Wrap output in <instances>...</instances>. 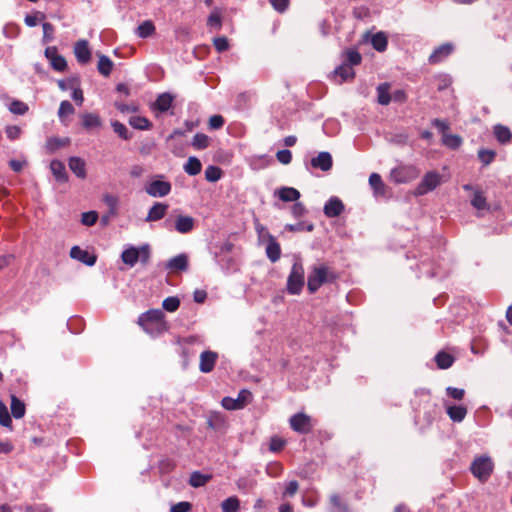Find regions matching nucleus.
<instances>
[{"label":"nucleus","instance_id":"3c124183","mask_svg":"<svg viewBox=\"0 0 512 512\" xmlns=\"http://www.w3.org/2000/svg\"><path fill=\"white\" fill-rule=\"evenodd\" d=\"M180 306V300L178 297H167L163 300L162 307L168 312H175Z\"/></svg>","mask_w":512,"mask_h":512},{"label":"nucleus","instance_id":"bf43d9fd","mask_svg":"<svg viewBox=\"0 0 512 512\" xmlns=\"http://www.w3.org/2000/svg\"><path fill=\"white\" fill-rule=\"evenodd\" d=\"M42 27H43V42L44 43L51 42L54 38V26L49 22H45V23H43Z\"/></svg>","mask_w":512,"mask_h":512},{"label":"nucleus","instance_id":"c9c22d12","mask_svg":"<svg viewBox=\"0 0 512 512\" xmlns=\"http://www.w3.org/2000/svg\"><path fill=\"white\" fill-rule=\"evenodd\" d=\"M113 66L114 64L109 57L105 55L99 56L97 69L101 75H103L104 77H108L112 72Z\"/></svg>","mask_w":512,"mask_h":512},{"label":"nucleus","instance_id":"6e6552de","mask_svg":"<svg viewBox=\"0 0 512 512\" xmlns=\"http://www.w3.org/2000/svg\"><path fill=\"white\" fill-rule=\"evenodd\" d=\"M290 427L300 434H308L313 429L312 418L305 413H296L291 416Z\"/></svg>","mask_w":512,"mask_h":512},{"label":"nucleus","instance_id":"dca6fc26","mask_svg":"<svg viewBox=\"0 0 512 512\" xmlns=\"http://www.w3.org/2000/svg\"><path fill=\"white\" fill-rule=\"evenodd\" d=\"M218 358V354L216 352L207 350L201 353L200 355V364L199 369L203 373L211 372L216 364Z\"/></svg>","mask_w":512,"mask_h":512},{"label":"nucleus","instance_id":"774afa93","mask_svg":"<svg viewBox=\"0 0 512 512\" xmlns=\"http://www.w3.org/2000/svg\"><path fill=\"white\" fill-rule=\"evenodd\" d=\"M192 508V505L190 502H179L177 504H174L170 508V512H189Z\"/></svg>","mask_w":512,"mask_h":512},{"label":"nucleus","instance_id":"c756f323","mask_svg":"<svg viewBox=\"0 0 512 512\" xmlns=\"http://www.w3.org/2000/svg\"><path fill=\"white\" fill-rule=\"evenodd\" d=\"M277 194L283 202L297 201L300 198V192L293 187H282Z\"/></svg>","mask_w":512,"mask_h":512},{"label":"nucleus","instance_id":"f257e3e1","mask_svg":"<svg viewBox=\"0 0 512 512\" xmlns=\"http://www.w3.org/2000/svg\"><path fill=\"white\" fill-rule=\"evenodd\" d=\"M137 323L145 332L152 336H159L168 330L165 314L160 309L149 310L142 313Z\"/></svg>","mask_w":512,"mask_h":512},{"label":"nucleus","instance_id":"79ce46f5","mask_svg":"<svg viewBox=\"0 0 512 512\" xmlns=\"http://www.w3.org/2000/svg\"><path fill=\"white\" fill-rule=\"evenodd\" d=\"M111 126L114 132L123 140H130L132 138V133L129 132L128 128L119 121H113Z\"/></svg>","mask_w":512,"mask_h":512},{"label":"nucleus","instance_id":"cd10ccee","mask_svg":"<svg viewBox=\"0 0 512 512\" xmlns=\"http://www.w3.org/2000/svg\"><path fill=\"white\" fill-rule=\"evenodd\" d=\"M369 184L376 196H383L386 192V186L378 173H372L369 176Z\"/></svg>","mask_w":512,"mask_h":512},{"label":"nucleus","instance_id":"de8ad7c7","mask_svg":"<svg viewBox=\"0 0 512 512\" xmlns=\"http://www.w3.org/2000/svg\"><path fill=\"white\" fill-rule=\"evenodd\" d=\"M471 205L477 210H484L488 208L486 197L481 191H476L471 199Z\"/></svg>","mask_w":512,"mask_h":512},{"label":"nucleus","instance_id":"13d9d810","mask_svg":"<svg viewBox=\"0 0 512 512\" xmlns=\"http://www.w3.org/2000/svg\"><path fill=\"white\" fill-rule=\"evenodd\" d=\"M285 444L286 441L284 439L278 436H273L270 439L269 450L271 452H279L284 448Z\"/></svg>","mask_w":512,"mask_h":512},{"label":"nucleus","instance_id":"e433bc0d","mask_svg":"<svg viewBox=\"0 0 512 512\" xmlns=\"http://www.w3.org/2000/svg\"><path fill=\"white\" fill-rule=\"evenodd\" d=\"M371 44L378 52H383L387 49L388 39L384 32H378L372 36Z\"/></svg>","mask_w":512,"mask_h":512},{"label":"nucleus","instance_id":"6e6d98bb","mask_svg":"<svg viewBox=\"0 0 512 512\" xmlns=\"http://www.w3.org/2000/svg\"><path fill=\"white\" fill-rule=\"evenodd\" d=\"M50 65L52 66V68L54 70H56L58 72H63L67 68V62H66L65 58L59 54L56 57H54L53 59H51Z\"/></svg>","mask_w":512,"mask_h":512},{"label":"nucleus","instance_id":"09e8293b","mask_svg":"<svg viewBox=\"0 0 512 512\" xmlns=\"http://www.w3.org/2000/svg\"><path fill=\"white\" fill-rule=\"evenodd\" d=\"M155 31V26L151 21H145L137 28V34L141 38L151 36Z\"/></svg>","mask_w":512,"mask_h":512},{"label":"nucleus","instance_id":"6ab92c4d","mask_svg":"<svg viewBox=\"0 0 512 512\" xmlns=\"http://www.w3.org/2000/svg\"><path fill=\"white\" fill-rule=\"evenodd\" d=\"M175 230L181 234L189 233L195 226V219L187 215H178L175 219Z\"/></svg>","mask_w":512,"mask_h":512},{"label":"nucleus","instance_id":"2eb2a0df","mask_svg":"<svg viewBox=\"0 0 512 512\" xmlns=\"http://www.w3.org/2000/svg\"><path fill=\"white\" fill-rule=\"evenodd\" d=\"M207 425L216 432H225L227 428L226 417L220 412H211L207 416Z\"/></svg>","mask_w":512,"mask_h":512},{"label":"nucleus","instance_id":"7ed1b4c3","mask_svg":"<svg viewBox=\"0 0 512 512\" xmlns=\"http://www.w3.org/2000/svg\"><path fill=\"white\" fill-rule=\"evenodd\" d=\"M494 470V463L489 456L476 457L470 465V471L481 483H485Z\"/></svg>","mask_w":512,"mask_h":512},{"label":"nucleus","instance_id":"ea45409f","mask_svg":"<svg viewBox=\"0 0 512 512\" xmlns=\"http://www.w3.org/2000/svg\"><path fill=\"white\" fill-rule=\"evenodd\" d=\"M222 512H237L240 508V501L236 496H231L221 503Z\"/></svg>","mask_w":512,"mask_h":512},{"label":"nucleus","instance_id":"5fc2aeb1","mask_svg":"<svg viewBox=\"0 0 512 512\" xmlns=\"http://www.w3.org/2000/svg\"><path fill=\"white\" fill-rule=\"evenodd\" d=\"M98 220V213L96 211L84 212L81 215V223L85 226H93Z\"/></svg>","mask_w":512,"mask_h":512},{"label":"nucleus","instance_id":"a19ab883","mask_svg":"<svg viewBox=\"0 0 512 512\" xmlns=\"http://www.w3.org/2000/svg\"><path fill=\"white\" fill-rule=\"evenodd\" d=\"M442 142L445 146L451 149H457L462 144V138L456 134L444 133V136L442 137Z\"/></svg>","mask_w":512,"mask_h":512},{"label":"nucleus","instance_id":"0eeeda50","mask_svg":"<svg viewBox=\"0 0 512 512\" xmlns=\"http://www.w3.org/2000/svg\"><path fill=\"white\" fill-rule=\"evenodd\" d=\"M252 397V394L248 390H241L237 398L224 397L221 401V405L226 410H239L244 408Z\"/></svg>","mask_w":512,"mask_h":512},{"label":"nucleus","instance_id":"f03ea898","mask_svg":"<svg viewBox=\"0 0 512 512\" xmlns=\"http://www.w3.org/2000/svg\"><path fill=\"white\" fill-rule=\"evenodd\" d=\"M336 278L334 271L326 265L314 266L308 275L307 288L310 293H315L323 284L332 283Z\"/></svg>","mask_w":512,"mask_h":512},{"label":"nucleus","instance_id":"680f3d73","mask_svg":"<svg viewBox=\"0 0 512 512\" xmlns=\"http://www.w3.org/2000/svg\"><path fill=\"white\" fill-rule=\"evenodd\" d=\"M277 160L284 165H288L292 161V153L288 149L279 150L276 153Z\"/></svg>","mask_w":512,"mask_h":512},{"label":"nucleus","instance_id":"1a4fd4ad","mask_svg":"<svg viewBox=\"0 0 512 512\" xmlns=\"http://www.w3.org/2000/svg\"><path fill=\"white\" fill-rule=\"evenodd\" d=\"M171 191V184L167 181L155 180L147 187L146 192L153 197H164Z\"/></svg>","mask_w":512,"mask_h":512},{"label":"nucleus","instance_id":"69168bd1","mask_svg":"<svg viewBox=\"0 0 512 512\" xmlns=\"http://www.w3.org/2000/svg\"><path fill=\"white\" fill-rule=\"evenodd\" d=\"M446 393L448 396L455 400H462L465 395V390L450 386L446 388Z\"/></svg>","mask_w":512,"mask_h":512},{"label":"nucleus","instance_id":"a878e982","mask_svg":"<svg viewBox=\"0 0 512 512\" xmlns=\"http://www.w3.org/2000/svg\"><path fill=\"white\" fill-rule=\"evenodd\" d=\"M11 414L15 419H21L24 417L26 412V407L23 401H21L14 394L11 395Z\"/></svg>","mask_w":512,"mask_h":512},{"label":"nucleus","instance_id":"4be33fe9","mask_svg":"<svg viewBox=\"0 0 512 512\" xmlns=\"http://www.w3.org/2000/svg\"><path fill=\"white\" fill-rule=\"evenodd\" d=\"M68 166L70 170L81 179L86 178V163L85 161L80 157H70L68 160Z\"/></svg>","mask_w":512,"mask_h":512},{"label":"nucleus","instance_id":"603ef678","mask_svg":"<svg viewBox=\"0 0 512 512\" xmlns=\"http://www.w3.org/2000/svg\"><path fill=\"white\" fill-rule=\"evenodd\" d=\"M74 112L75 109L69 101L64 100L60 103L58 116L61 120H63L66 116L73 114Z\"/></svg>","mask_w":512,"mask_h":512},{"label":"nucleus","instance_id":"412c9836","mask_svg":"<svg viewBox=\"0 0 512 512\" xmlns=\"http://www.w3.org/2000/svg\"><path fill=\"white\" fill-rule=\"evenodd\" d=\"M165 268L176 272L186 271L188 269V257L186 254H179L171 258L165 265Z\"/></svg>","mask_w":512,"mask_h":512},{"label":"nucleus","instance_id":"338daca9","mask_svg":"<svg viewBox=\"0 0 512 512\" xmlns=\"http://www.w3.org/2000/svg\"><path fill=\"white\" fill-rule=\"evenodd\" d=\"M224 122V118L221 115H213L209 119V128L212 130L220 129Z\"/></svg>","mask_w":512,"mask_h":512},{"label":"nucleus","instance_id":"4d7b16f0","mask_svg":"<svg viewBox=\"0 0 512 512\" xmlns=\"http://www.w3.org/2000/svg\"><path fill=\"white\" fill-rule=\"evenodd\" d=\"M362 57L361 54L356 50H348L346 52V64H349L351 67L354 65H359L361 63Z\"/></svg>","mask_w":512,"mask_h":512},{"label":"nucleus","instance_id":"2f4dec72","mask_svg":"<svg viewBox=\"0 0 512 512\" xmlns=\"http://www.w3.org/2000/svg\"><path fill=\"white\" fill-rule=\"evenodd\" d=\"M454 361V356L445 351H440L435 355V362L439 369L450 368L453 365Z\"/></svg>","mask_w":512,"mask_h":512},{"label":"nucleus","instance_id":"c03bdc74","mask_svg":"<svg viewBox=\"0 0 512 512\" xmlns=\"http://www.w3.org/2000/svg\"><path fill=\"white\" fill-rule=\"evenodd\" d=\"M0 425L12 428V419L6 404L0 399Z\"/></svg>","mask_w":512,"mask_h":512},{"label":"nucleus","instance_id":"37998d69","mask_svg":"<svg viewBox=\"0 0 512 512\" xmlns=\"http://www.w3.org/2000/svg\"><path fill=\"white\" fill-rule=\"evenodd\" d=\"M210 144V138L203 133H197L194 135L192 140V146L195 149L203 150L206 149Z\"/></svg>","mask_w":512,"mask_h":512},{"label":"nucleus","instance_id":"9d476101","mask_svg":"<svg viewBox=\"0 0 512 512\" xmlns=\"http://www.w3.org/2000/svg\"><path fill=\"white\" fill-rule=\"evenodd\" d=\"M454 51V46L451 43H445L434 49L432 54L429 56L430 64H438L444 61Z\"/></svg>","mask_w":512,"mask_h":512},{"label":"nucleus","instance_id":"a18cd8bd","mask_svg":"<svg viewBox=\"0 0 512 512\" xmlns=\"http://www.w3.org/2000/svg\"><path fill=\"white\" fill-rule=\"evenodd\" d=\"M329 501L336 512H349L348 505L342 501L338 494H332L329 497Z\"/></svg>","mask_w":512,"mask_h":512},{"label":"nucleus","instance_id":"4468645a","mask_svg":"<svg viewBox=\"0 0 512 512\" xmlns=\"http://www.w3.org/2000/svg\"><path fill=\"white\" fill-rule=\"evenodd\" d=\"M344 204L338 197H331L324 205L323 212L329 218L338 217L344 211Z\"/></svg>","mask_w":512,"mask_h":512},{"label":"nucleus","instance_id":"49530a36","mask_svg":"<svg viewBox=\"0 0 512 512\" xmlns=\"http://www.w3.org/2000/svg\"><path fill=\"white\" fill-rule=\"evenodd\" d=\"M496 157V152L491 149H480L478 151V158L484 166L491 164Z\"/></svg>","mask_w":512,"mask_h":512},{"label":"nucleus","instance_id":"aec40b11","mask_svg":"<svg viewBox=\"0 0 512 512\" xmlns=\"http://www.w3.org/2000/svg\"><path fill=\"white\" fill-rule=\"evenodd\" d=\"M168 208L169 206L165 203H154V205L149 209L145 221L155 222L161 220L166 215Z\"/></svg>","mask_w":512,"mask_h":512},{"label":"nucleus","instance_id":"c85d7f7f","mask_svg":"<svg viewBox=\"0 0 512 512\" xmlns=\"http://www.w3.org/2000/svg\"><path fill=\"white\" fill-rule=\"evenodd\" d=\"M446 412L454 422H461L467 414V408L463 405L448 406Z\"/></svg>","mask_w":512,"mask_h":512},{"label":"nucleus","instance_id":"f8f14e48","mask_svg":"<svg viewBox=\"0 0 512 512\" xmlns=\"http://www.w3.org/2000/svg\"><path fill=\"white\" fill-rule=\"evenodd\" d=\"M311 166L315 169L327 172L333 166V159L329 152H320L316 157L311 159Z\"/></svg>","mask_w":512,"mask_h":512},{"label":"nucleus","instance_id":"4c0bfd02","mask_svg":"<svg viewBox=\"0 0 512 512\" xmlns=\"http://www.w3.org/2000/svg\"><path fill=\"white\" fill-rule=\"evenodd\" d=\"M210 479L211 475H205L199 471H194L190 475L189 484L194 488H198L204 486Z\"/></svg>","mask_w":512,"mask_h":512},{"label":"nucleus","instance_id":"20e7f679","mask_svg":"<svg viewBox=\"0 0 512 512\" xmlns=\"http://www.w3.org/2000/svg\"><path fill=\"white\" fill-rule=\"evenodd\" d=\"M304 267L301 262L296 261L292 265L291 272L287 279V291L292 295H297L301 292L304 286Z\"/></svg>","mask_w":512,"mask_h":512},{"label":"nucleus","instance_id":"e2e57ef3","mask_svg":"<svg viewBox=\"0 0 512 512\" xmlns=\"http://www.w3.org/2000/svg\"><path fill=\"white\" fill-rule=\"evenodd\" d=\"M299 489V484L296 480H292L286 484L283 496L293 497Z\"/></svg>","mask_w":512,"mask_h":512},{"label":"nucleus","instance_id":"ddd939ff","mask_svg":"<svg viewBox=\"0 0 512 512\" xmlns=\"http://www.w3.org/2000/svg\"><path fill=\"white\" fill-rule=\"evenodd\" d=\"M355 71L349 64L343 63L337 67L333 72L334 81L337 84H342L345 81L353 80Z\"/></svg>","mask_w":512,"mask_h":512},{"label":"nucleus","instance_id":"8fccbe9b","mask_svg":"<svg viewBox=\"0 0 512 512\" xmlns=\"http://www.w3.org/2000/svg\"><path fill=\"white\" fill-rule=\"evenodd\" d=\"M222 176V170L217 166H208L205 170V178L209 182H216Z\"/></svg>","mask_w":512,"mask_h":512},{"label":"nucleus","instance_id":"b1692460","mask_svg":"<svg viewBox=\"0 0 512 512\" xmlns=\"http://www.w3.org/2000/svg\"><path fill=\"white\" fill-rule=\"evenodd\" d=\"M266 255L268 259L275 263L280 259L281 256V247L279 243L276 241L275 237L269 235V241L266 246Z\"/></svg>","mask_w":512,"mask_h":512},{"label":"nucleus","instance_id":"72a5a7b5","mask_svg":"<svg viewBox=\"0 0 512 512\" xmlns=\"http://www.w3.org/2000/svg\"><path fill=\"white\" fill-rule=\"evenodd\" d=\"M184 171L190 176L198 175L202 170V164L197 157L191 156L184 164Z\"/></svg>","mask_w":512,"mask_h":512},{"label":"nucleus","instance_id":"7c9ffc66","mask_svg":"<svg viewBox=\"0 0 512 512\" xmlns=\"http://www.w3.org/2000/svg\"><path fill=\"white\" fill-rule=\"evenodd\" d=\"M69 143V138L50 137L47 139L45 147L48 153L52 154L58 149L69 145Z\"/></svg>","mask_w":512,"mask_h":512},{"label":"nucleus","instance_id":"bb28decb","mask_svg":"<svg viewBox=\"0 0 512 512\" xmlns=\"http://www.w3.org/2000/svg\"><path fill=\"white\" fill-rule=\"evenodd\" d=\"M139 248H136L134 246H130L129 248L125 249L121 254V260L126 265L133 267L139 260Z\"/></svg>","mask_w":512,"mask_h":512},{"label":"nucleus","instance_id":"58836bf2","mask_svg":"<svg viewBox=\"0 0 512 512\" xmlns=\"http://www.w3.org/2000/svg\"><path fill=\"white\" fill-rule=\"evenodd\" d=\"M129 124L139 130H149L152 127L151 122L146 118L142 116H132L129 119Z\"/></svg>","mask_w":512,"mask_h":512},{"label":"nucleus","instance_id":"39448f33","mask_svg":"<svg viewBox=\"0 0 512 512\" xmlns=\"http://www.w3.org/2000/svg\"><path fill=\"white\" fill-rule=\"evenodd\" d=\"M420 171L413 165L399 166L391 170V180L397 184L408 183L416 179Z\"/></svg>","mask_w":512,"mask_h":512},{"label":"nucleus","instance_id":"a211bd4d","mask_svg":"<svg viewBox=\"0 0 512 512\" xmlns=\"http://www.w3.org/2000/svg\"><path fill=\"white\" fill-rule=\"evenodd\" d=\"M174 99L175 97L171 93L159 94L152 105V109L161 113L167 112L172 107Z\"/></svg>","mask_w":512,"mask_h":512},{"label":"nucleus","instance_id":"f704fd0d","mask_svg":"<svg viewBox=\"0 0 512 512\" xmlns=\"http://www.w3.org/2000/svg\"><path fill=\"white\" fill-rule=\"evenodd\" d=\"M389 89V83H382L377 87L378 103L380 105L386 106L391 102L392 96L389 93Z\"/></svg>","mask_w":512,"mask_h":512},{"label":"nucleus","instance_id":"5701e85b","mask_svg":"<svg viewBox=\"0 0 512 512\" xmlns=\"http://www.w3.org/2000/svg\"><path fill=\"white\" fill-rule=\"evenodd\" d=\"M50 169L58 182L66 183L68 181V174L62 161L57 159L52 160L50 163Z\"/></svg>","mask_w":512,"mask_h":512},{"label":"nucleus","instance_id":"864d4df0","mask_svg":"<svg viewBox=\"0 0 512 512\" xmlns=\"http://www.w3.org/2000/svg\"><path fill=\"white\" fill-rule=\"evenodd\" d=\"M9 110L13 114L23 115L28 111V105L22 101L14 100L10 103Z\"/></svg>","mask_w":512,"mask_h":512},{"label":"nucleus","instance_id":"9b49d317","mask_svg":"<svg viewBox=\"0 0 512 512\" xmlns=\"http://www.w3.org/2000/svg\"><path fill=\"white\" fill-rule=\"evenodd\" d=\"M74 54L80 64H87L91 60V50L87 40H78L74 45Z\"/></svg>","mask_w":512,"mask_h":512},{"label":"nucleus","instance_id":"0e129e2a","mask_svg":"<svg viewBox=\"0 0 512 512\" xmlns=\"http://www.w3.org/2000/svg\"><path fill=\"white\" fill-rule=\"evenodd\" d=\"M213 43H214L215 49L220 53L228 50V48H229L228 39L226 37L214 38Z\"/></svg>","mask_w":512,"mask_h":512},{"label":"nucleus","instance_id":"f3484780","mask_svg":"<svg viewBox=\"0 0 512 512\" xmlns=\"http://www.w3.org/2000/svg\"><path fill=\"white\" fill-rule=\"evenodd\" d=\"M70 257L88 266H93L97 260L96 255L90 254L88 251L81 249L79 246H73L71 248Z\"/></svg>","mask_w":512,"mask_h":512},{"label":"nucleus","instance_id":"423d86ee","mask_svg":"<svg viewBox=\"0 0 512 512\" xmlns=\"http://www.w3.org/2000/svg\"><path fill=\"white\" fill-rule=\"evenodd\" d=\"M441 183V175L435 171H430L426 173L421 180V182L417 185L414 191V195L422 196L427 194L428 192L434 190Z\"/></svg>","mask_w":512,"mask_h":512},{"label":"nucleus","instance_id":"473e14b6","mask_svg":"<svg viewBox=\"0 0 512 512\" xmlns=\"http://www.w3.org/2000/svg\"><path fill=\"white\" fill-rule=\"evenodd\" d=\"M81 119L83 127L87 130L98 128L102 124L99 115L95 113H84Z\"/></svg>","mask_w":512,"mask_h":512},{"label":"nucleus","instance_id":"393cba45","mask_svg":"<svg viewBox=\"0 0 512 512\" xmlns=\"http://www.w3.org/2000/svg\"><path fill=\"white\" fill-rule=\"evenodd\" d=\"M494 135L498 142L501 144H507L512 139V132L511 130L502 124H497L493 127Z\"/></svg>","mask_w":512,"mask_h":512},{"label":"nucleus","instance_id":"052dcab7","mask_svg":"<svg viewBox=\"0 0 512 512\" xmlns=\"http://www.w3.org/2000/svg\"><path fill=\"white\" fill-rule=\"evenodd\" d=\"M139 253V260L143 265L148 264L151 256L150 246L148 244H144L141 247H139L138 250Z\"/></svg>","mask_w":512,"mask_h":512}]
</instances>
